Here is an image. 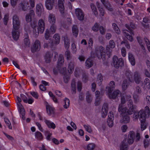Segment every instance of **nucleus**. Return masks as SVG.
<instances>
[{"label":"nucleus","instance_id":"10","mask_svg":"<svg viewBox=\"0 0 150 150\" xmlns=\"http://www.w3.org/2000/svg\"><path fill=\"white\" fill-rule=\"evenodd\" d=\"M133 21H131L130 22V24H125V26L128 29L125 30L129 32V33L133 35H134V33L133 30L136 28V26L133 22Z\"/></svg>","mask_w":150,"mask_h":150},{"label":"nucleus","instance_id":"19","mask_svg":"<svg viewBox=\"0 0 150 150\" xmlns=\"http://www.w3.org/2000/svg\"><path fill=\"white\" fill-rule=\"evenodd\" d=\"M128 59L131 65L132 66L135 64V59L134 55L131 53L129 52L128 54Z\"/></svg>","mask_w":150,"mask_h":150},{"label":"nucleus","instance_id":"61","mask_svg":"<svg viewBox=\"0 0 150 150\" xmlns=\"http://www.w3.org/2000/svg\"><path fill=\"white\" fill-rule=\"evenodd\" d=\"M50 37V33L48 30H46L45 33V37L46 39L48 40Z\"/></svg>","mask_w":150,"mask_h":150},{"label":"nucleus","instance_id":"36","mask_svg":"<svg viewBox=\"0 0 150 150\" xmlns=\"http://www.w3.org/2000/svg\"><path fill=\"white\" fill-rule=\"evenodd\" d=\"M39 28L38 27V26H34L33 28V32L34 35L35 36H37L39 34V33H40V32Z\"/></svg>","mask_w":150,"mask_h":150},{"label":"nucleus","instance_id":"38","mask_svg":"<svg viewBox=\"0 0 150 150\" xmlns=\"http://www.w3.org/2000/svg\"><path fill=\"white\" fill-rule=\"evenodd\" d=\"M126 30H123V33L124 35L126 37L127 39L131 42L133 41V38L132 36L128 34V33L126 32Z\"/></svg>","mask_w":150,"mask_h":150},{"label":"nucleus","instance_id":"7","mask_svg":"<svg viewBox=\"0 0 150 150\" xmlns=\"http://www.w3.org/2000/svg\"><path fill=\"white\" fill-rule=\"evenodd\" d=\"M128 105L129 109L126 108V114H127L129 115H131L134 113L135 110L136 108V106L135 105H133L132 101V100H129L128 102Z\"/></svg>","mask_w":150,"mask_h":150},{"label":"nucleus","instance_id":"27","mask_svg":"<svg viewBox=\"0 0 150 150\" xmlns=\"http://www.w3.org/2000/svg\"><path fill=\"white\" fill-rule=\"evenodd\" d=\"M72 32L73 35L75 37H76L78 35L79 30L78 27L76 25H73L72 27Z\"/></svg>","mask_w":150,"mask_h":150},{"label":"nucleus","instance_id":"6","mask_svg":"<svg viewBox=\"0 0 150 150\" xmlns=\"http://www.w3.org/2000/svg\"><path fill=\"white\" fill-rule=\"evenodd\" d=\"M112 63L115 67L118 69L123 66L124 60L122 58L119 59L116 56H114L113 57Z\"/></svg>","mask_w":150,"mask_h":150},{"label":"nucleus","instance_id":"21","mask_svg":"<svg viewBox=\"0 0 150 150\" xmlns=\"http://www.w3.org/2000/svg\"><path fill=\"white\" fill-rule=\"evenodd\" d=\"M109 86L106 87V91L108 92H110L111 91H113L115 87V82L112 81L110 82L109 84Z\"/></svg>","mask_w":150,"mask_h":150},{"label":"nucleus","instance_id":"40","mask_svg":"<svg viewBox=\"0 0 150 150\" xmlns=\"http://www.w3.org/2000/svg\"><path fill=\"white\" fill-rule=\"evenodd\" d=\"M115 46V43L113 40H110L109 41V44L106 47H108L109 48H114Z\"/></svg>","mask_w":150,"mask_h":150},{"label":"nucleus","instance_id":"64","mask_svg":"<svg viewBox=\"0 0 150 150\" xmlns=\"http://www.w3.org/2000/svg\"><path fill=\"white\" fill-rule=\"evenodd\" d=\"M145 42L146 43L148 49L150 52V42L148 40V39L146 38V39H145Z\"/></svg>","mask_w":150,"mask_h":150},{"label":"nucleus","instance_id":"50","mask_svg":"<svg viewBox=\"0 0 150 150\" xmlns=\"http://www.w3.org/2000/svg\"><path fill=\"white\" fill-rule=\"evenodd\" d=\"M98 30H99L100 33L101 35H104L105 34L106 29L103 26H100Z\"/></svg>","mask_w":150,"mask_h":150},{"label":"nucleus","instance_id":"48","mask_svg":"<svg viewBox=\"0 0 150 150\" xmlns=\"http://www.w3.org/2000/svg\"><path fill=\"white\" fill-rule=\"evenodd\" d=\"M61 66H62L57 67L58 71H59L61 73L63 74L66 71L67 69L65 67L62 68Z\"/></svg>","mask_w":150,"mask_h":150},{"label":"nucleus","instance_id":"60","mask_svg":"<svg viewBox=\"0 0 150 150\" xmlns=\"http://www.w3.org/2000/svg\"><path fill=\"white\" fill-rule=\"evenodd\" d=\"M18 0H10L11 5L14 8L16 5Z\"/></svg>","mask_w":150,"mask_h":150},{"label":"nucleus","instance_id":"42","mask_svg":"<svg viewBox=\"0 0 150 150\" xmlns=\"http://www.w3.org/2000/svg\"><path fill=\"white\" fill-rule=\"evenodd\" d=\"M100 26L99 24L97 23H96L92 26V30L94 32H97Z\"/></svg>","mask_w":150,"mask_h":150},{"label":"nucleus","instance_id":"53","mask_svg":"<svg viewBox=\"0 0 150 150\" xmlns=\"http://www.w3.org/2000/svg\"><path fill=\"white\" fill-rule=\"evenodd\" d=\"M4 121L8 126V128L10 129H12V126L11 123L9 120L6 118H4Z\"/></svg>","mask_w":150,"mask_h":150},{"label":"nucleus","instance_id":"15","mask_svg":"<svg viewBox=\"0 0 150 150\" xmlns=\"http://www.w3.org/2000/svg\"><path fill=\"white\" fill-rule=\"evenodd\" d=\"M34 16V11L33 10H30L29 13L27 14L25 16V20L27 23L30 22L32 18H33Z\"/></svg>","mask_w":150,"mask_h":150},{"label":"nucleus","instance_id":"8","mask_svg":"<svg viewBox=\"0 0 150 150\" xmlns=\"http://www.w3.org/2000/svg\"><path fill=\"white\" fill-rule=\"evenodd\" d=\"M134 80L135 82L137 84L142 83V86L144 85L143 82L142 81L141 76L140 74L137 71H136L134 74Z\"/></svg>","mask_w":150,"mask_h":150},{"label":"nucleus","instance_id":"24","mask_svg":"<svg viewBox=\"0 0 150 150\" xmlns=\"http://www.w3.org/2000/svg\"><path fill=\"white\" fill-rule=\"evenodd\" d=\"M74 62H70L69 64L67 70L69 73L71 74L74 70Z\"/></svg>","mask_w":150,"mask_h":150},{"label":"nucleus","instance_id":"37","mask_svg":"<svg viewBox=\"0 0 150 150\" xmlns=\"http://www.w3.org/2000/svg\"><path fill=\"white\" fill-rule=\"evenodd\" d=\"M112 26L115 33L118 34H119L120 33V31L117 25L115 23H113L112 24Z\"/></svg>","mask_w":150,"mask_h":150},{"label":"nucleus","instance_id":"41","mask_svg":"<svg viewBox=\"0 0 150 150\" xmlns=\"http://www.w3.org/2000/svg\"><path fill=\"white\" fill-rule=\"evenodd\" d=\"M128 86L127 81L126 80H124L122 84V87L123 90H125L127 89Z\"/></svg>","mask_w":150,"mask_h":150},{"label":"nucleus","instance_id":"52","mask_svg":"<svg viewBox=\"0 0 150 150\" xmlns=\"http://www.w3.org/2000/svg\"><path fill=\"white\" fill-rule=\"evenodd\" d=\"M83 127L85 128L86 131L89 133H91L92 132L91 126L89 125H83Z\"/></svg>","mask_w":150,"mask_h":150},{"label":"nucleus","instance_id":"13","mask_svg":"<svg viewBox=\"0 0 150 150\" xmlns=\"http://www.w3.org/2000/svg\"><path fill=\"white\" fill-rule=\"evenodd\" d=\"M54 3V0H46L45 5L46 8L49 10H52Z\"/></svg>","mask_w":150,"mask_h":150},{"label":"nucleus","instance_id":"31","mask_svg":"<svg viewBox=\"0 0 150 150\" xmlns=\"http://www.w3.org/2000/svg\"><path fill=\"white\" fill-rule=\"evenodd\" d=\"M64 56L67 60H69L72 57V55L69 50H67L64 53Z\"/></svg>","mask_w":150,"mask_h":150},{"label":"nucleus","instance_id":"30","mask_svg":"<svg viewBox=\"0 0 150 150\" xmlns=\"http://www.w3.org/2000/svg\"><path fill=\"white\" fill-rule=\"evenodd\" d=\"M64 62V57L63 56L62 54L59 55L58 58L57 67L62 66Z\"/></svg>","mask_w":150,"mask_h":150},{"label":"nucleus","instance_id":"5","mask_svg":"<svg viewBox=\"0 0 150 150\" xmlns=\"http://www.w3.org/2000/svg\"><path fill=\"white\" fill-rule=\"evenodd\" d=\"M95 53L99 59H105V48L102 46H100L96 48Z\"/></svg>","mask_w":150,"mask_h":150},{"label":"nucleus","instance_id":"39","mask_svg":"<svg viewBox=\"0 0 150 150\" xmlns=\"http://www.w3.org/2000/svg\"><path fill=\"white\" fill-rule=\"evenodd\" d=\"M103 81V76L101 74H98L97 78V82L99 85H100L101 84Z\"/></svg>","mask_w":150,"mask_h":150},{"label":"nucleus","instance_id":"23","mask_svg":"<svg viewBox=\"0 0 150 150\" xmlns=\"http://www.w3.org/2000/svg\"><path fill=\"white\" fill-rule=\"evenodd\" d=\"M24 43L25 47H28L30 45V42L29 39V36L27 33H25L24 35Z\"/></svg>","mask_w":150,"mask_h":150},{"label":"nucleus","instance_id":"57","mask_svg":"<svg viewBox=\"0 0 150 150\" xmlns=\"http://www.w3.org/2000/svg\"><path fill=\"white\" fill-rule=\"evenodd\" d=\"M20 96L21 98L24 102L25 103L27 102L28 98L25 95L23 94H21L20 95Z\"/></svg>","mask_w":150,"mask_h":150},{"label":"nucleus","instance_id":"16","mask_svg":"<svg viewBox=\"0 0 150 150\" xmlns=\"http://www.w3.org/2000/svg\"><path fill=\"white\" fill-rule=\"evenodd\" d=\"M53 55V54L50 51H47L45 55V59L47 63H49L50 62Z\"/></svg>","mask_w":150,"mask_h":150},{"label":"nucleus","instance_id":"3","mask_svg":"<svg viewBox=\"0 0 150 150\" xmlns=\"http://www.w3.org/2000/svg\"><path fill=\"white\" fill-rule=\"evenodd\" d=\"M139 119L140 121L146 120V118L149 117L150 115V110L149 107L146 106L144 110H140L138 112Z\"/></svg>","mask_w":150,"mask_h":150},{"label":"nucleus","instance_id":"45","mask_svg":"<svg viewBox=\"0 0 150 150\" xmlns=\"http://www.w3.org/2000/svg\"><path fill=\"white\" fill-rule=\"evenodd\" d=\"M56 26L55 25H51L50 28V31L52 34L54 33L56 31Z\"/></svg>","mask_w":150,"mask_h":150},{"label":"nucleus","instance_id":"55","mask_svg":"<svg viewBox=\"0 0 150 150\" xmlns=\"http://www.w3.org/2000/svg\"><path fill=\"white\" fill-rule=\"evenodd\" d=\"M92 98L91 95L88 94L86 96V101L88 103H90L92 101Z\"/></svg>","mask_w":150,"mask_h":150},{"label":"nucleus","instance_id":"44","mask_svg":"<svg viewBox=\"0 0 150 150\" xmlns=\"http://www.w3.org/2000/svg\"><path fill=\"white\" fill-rule=\"evenodd\" d=\"M64 103L65 104L64 105V107L65 108L67 109L69 107V105L70 101L67 98H65Z\"/></svg>","mask_w":150,"mask_h":150},{"label":"nucleus","instance_id":"32","mask_svg":"<svg viewBox=\"0 0 150 150\" xmlns=\"http://www.w3.org/2000/svg\"><path fill=\"white\" fill-rule=\"evenodd\" d=\"M47 111L48 115H51L54 113V109L49 105H47L46 106Z\"/></svg>","mask_w":150,"mask_h":150},{"label":"nucleus","instance_id":"18","mask_svg":"<svg viewBox=\"0 0 150 150\" xmlns=\"http://www.w3.org/2000/svg\"><path fill=\"white\" fill-rule=\"evenodd\" d=\"M45 25L43 20L40 19L38 22V27L40 30L41 33H42L45 30Z\"/></svg>","mask_w":150,"mask_h":150},{"label":"nucleus","instance_id":"29","mask_svg":"<svg viewBox=\"0 0 150 150\" xmlns=\"http://www.w3.org/2000/svg\"><path fill=\"white\" fill-rule=\"evenodd\" d=\"M42 6L41 4L40 3L37 4L36 6V11L38 15H40L43 10Z\"/></svg>","mask_w":150,"mask_h":150},{"label":"nucleus","instance_id":"49","mask_svg":"<svg viewBox=\"0 0 150 150\" xmlns=\"http://www.w3.org/2000/svg\"><path fill=\"white\" fill-rule=\"evenodd\" d=\"M104 6L109 11H113V9L111 7L110 4L108 2H107L104 5Z\"/></svg>","mask_w":150,"mask_h":150},{"label":"nucleus","instance_id":"54","mask_svg":"<svg viewBox=\"0 0 150 150\" xmlns=\"http://www.w3.org/2000/svg\"><path fill=\"white\" fill-rule=\"evenodd\" d=\"M106 53L107 55L109 57H110L111 55L112 50L109 48L108 47H106Z\"/></svg>","mask_w":150,"mask_h":150},{"label":"nucleus","instance_id":"59","mask_svg":"<svg viewBox=\"0 0 150 150\" xmlns=\"http://www.w3.org/2000/svg\"><path fill=\"white\" fill-rule=\"evenodd\" d=\"M19 6L20 8H21L23 11H27V8L22 3H20L19 4Z\"/></svg>","mask_w":150,"mask_h":150},{"label":"nucleus","instance_id":"63","mask_svg":"<svg viewBox=\"0 0 150 150\" xmlns=\"http://www.w3.org/2000/svg\"><path fill=\"white\" fill-rule=\"evenodd\" d=\"M82 80L85 82H86L88 80V77L87 75L85 74H83Z\"/></svg>","mask_w":150,"mask_h":150},{"label":"nucleus","instance_id":"4","mask_svg":"<svg viewBox=\"0 0 150 150\" xmlns=\"http://www.w3.org/2000/svg\"><path fill=\"white\" fill-rule=\"evenodd\" d=\"M135 137H136L135 141L137 142L140 139V135L139 133L137 132L136 135L135 132L133 131H130L128 135L127 142L129 144L131 145L132 144L134 141Z\"/></svg>","mask_w":150,"mask_h":150},{"label":"nucleus","instance_id":"1","mask_svg":"<svg viewBox=\"0 0 150 150\" xmlns=\"http://www.w3.org/2000/svg\"><path fill=\"white\" fill-rule=\"evenodd\" d=\"M13 29L12 31V37L14 39L17 40L19 37L20 22L18 17L16 15L13 17Z\"/></svg>","mask_w":150,"mask_h":150},{"label":"nucleus","instance_id":"58","mask_svg":"<svg viewBox=\"0 0 150 150\" xmlns=\"http://www.w3.org/2000/svg\"><path fill=\"white\" fill-rule=\"evenodd\" d=\"M149 145V142L148 139H144V146L145 148L148 147Z\"/></svg>","mask_w":150,"mask_h":150},{"label":"nucleus","instance_id":"9","mask_svg":"<svg viewBox=\"0 0 150 150\" xmlns=\"http://www.w3.org/2000/svg\"><path fill=\"white\" fill-rule=\"evenodd\" d=\"M76 16L78 19L82 21L84 19V14L83 11L80 8H77L75 9Z\"/></svg>","mask_w":150,"mask_h":150},{"label":"nucleus","instance_id":"2","mask_svg":"<svg viewBox=\"0 0 150 150\" xmlns=\"http://www.w3.org/2000/svg\"><path fill=\"white\" fill-rule=\"evenodd\" d=\"M118 111L120 113L122 117L120 120L121 123L126 124L129 123L130 120V117L126 114V107L123 108L121 104H120L118 108Z\"/></svg>","mask_w":150,"mask_h":150},{"label":"nucleus","instance_id":"12","mask_svg":"<svg viewBox=\"0 0 150 150\" xmlns=\"http://www.w3.org/2000/svg\"><path fill=\"white\" fill-rule=\"evenodd\" d=\"M112 91H111L110 92H108V97L110 99H116L119 95L121 94L120 91L118 90L114 91L113 93H112Z\"/></svg>","mask_w":150,"mask_h":150},{"label":"nucleus","instance_id":"11","mask_svg":"<svg viewBox=\"0 0 150 150\" xmlns=\"http://www.w3.org/2000/svg\"><path fill=\"white\" fill-rule=\"evenodd\" d=\"M40 49V45L39 41L37 40L34 43L33 46L31 47V51L34 53L36 52L39 51Z\"/></svg>","mask_w":150,"mask_h":150},{"label":"nucleus","instance_id":"28","mask_svg":"<svg viewBox=\"0 0 150 150\" xmlns=\"http://www.w3.org/2000/svg\"><path fill=\"white\" fill-rule=\"evenodd\" d=\"M75 80H72L71 83V91L72 94H75L76 92V85Z\"/></svg>","mask_w":150,"mask_h":150},{"label":"nucleus","instance_id":"35","mask_svg":"<svg viewBox=\"0 0 150 150\" xmlns=\"http://www.w3.org/2000/svg\"><path fill=\"white\" fill-rule=\"evenodd\" d=\"M53 41L54 43L58 44L59 43L60 41V37L58 34H55L53 37Z\"/></svg>","mask_w":150,"mask_h":150},{"label":"nucleus","instance_id":"47","mask_svg":"<svg viewBox=\"0 0 150 150\" xmlns=\"http://www.w3.org/2000/svg\"><path fill=\"white\" fill-rule=\"evenodd\" d=\"M35 136L38 139L41 140L43 139L42 134L39 132H37L35 133Z\"/></svg>","mask_w":150,"mask_h":150},{"label":"nucleus","instance_id":"34","mask_svg":"<svg viewBox=\"0 0 150 150\" xmlns=\"http://www.w3.org/2000/svg\"><path fill=\"white\" fill-rule=\"evenodd\" d=\"M100 93L98 91H96L95 92V95L96 96V100L95 102V104L97 106L99 105V97L100 96Z\"/></svg>","mask_w":150,"mask_h":150},{"label":"nucleus","instance_id":"43","mask_svg":"<svg viewBox=\"0 0 150 150\" xmlns=\"http://www.w3.org/2000/svg\"><path fill=\"white\" fill-rule=\"evenodd\" d=\"M142 92V90L141 88L139 86H136L134 89V94H136V93L140 94Z\"/></svg>","mask_w":150,"mask_h":150},{"label":"nucleus","instance_id":"33","mask_svg":"<svg viewBox=\"0 0 150 150\" xmlns=\"http://www.w3.org/2000/svg\"><path fill=\"white\" fill-rule=\"evenodd\" d=\"M128 145L126 142V139L124 140L122 142V145L120 146V150H127Z\"/></svg>","mask_w":150,"mask_h":150},{"label":"nucleus","instance_id":"22","mask_svg":"<svg viewBox=\"0 0 150 150\" xmlns=\"http://www.w3.org/2000/svg\"><path fill=\"white\" fill-rule=\"evenodd\" d=\"M62 39H63L64 40L65 48L67 50H68L69 46L70 43L67 37L66 36H64L62 37Z\"/></svg>","mask_w":150,"mask_h":150},{"label":"nucleus","instance_id":"51","mask_svg":"<svg viewBox=\"0 0 150 150\" xmlns=\"http://www.w3.org/2000/svg\"><path fill=\"white\" fill-rule=\"evenodd\" d=\"M95 146V144L93 143L89 144L87 146V150H93Z\"/></svg>","mask_w":150,"mask_h":150},{"label":"nucleus","instance_id":"56","mask_svg":"<svg viewBox=\"0 0 150 150\" xmlns=\"http://www.w3.org/2000/svg\"><path fill=\"white\" fill-rule=\"evenodd\" d=\"M49 94L50 96L52 97V99L55 103H57V99L55 98L54 96L53 95L51 92H49Z\"/></svg>","mask_w":150,"mask_h":150},{"label":"nucleus","instance_id":"62","mask_svg":"<svg viewBox=\"0 0 150 150\" xmlns=\"http://www.w3.org/2000/svg\"><path fill=\"white\" fill-rule=\"evenodd\" d=\"M113 120H108L107 123L108 126L110 127H112L113 125Z\"/></svg>","mask_w":150,"mask_h":150},{"label":"nucleus","instance_id":"17","mask_svg":"<svg viewBox=\"0 0 150 150\" xmlns=\"http://www.w3.org/2000/svg\"><path fill=\"white\" fill-rule=\"evenodd\" d=\"M58 5L59 11L61 13H64V5L63 1L62 0H59L58 1Z\"/></svg>","mask_w":150,"mask_h":150},{"label":"nucleus","instance_id":"20","mask_svg":"<svg viewBox=\"0 0 150 150\" xmlns=\"http://www.w3.org/2000/svg\"><path fill=\"white\" fill-rule=\"evenodd\" d=\"M48 21L51 25L55 24L56 18L54 15L52 13H50L48 16Z\"/></svg>","mask_w":150,"mask_h":150},{"label":"nucleus","instance_id":"26","mask_svg":"<svg viewBox=\"0 0 150 150\" xmlns=\"http://www.w3.org/2000/svg\"><path fill=\"white\" fill-rule=\"evenodd\" d=\"M93 65V61L90 58H88L86 61L85 66L87 69L91 67Z\"/></svg>","mask_w":150,"mask_h":150},{"label":"nucleus","instance_id":"25","mask_svg":"<svg viewBox=\"0 0 150 150\" xmlns=\"http://www.w3.org/2000/svg\"><path fill=\"white\" fill-rule=\"evenodd\" d=\"M45 122L49 128L53 129L55 128V125L53 122H52L46 119H45Z\"/></svg>","mask_w":150,"mask_h":150},{"label":"nucleus","instance_id":"14","mask_svg":"<svg viewBox=\"0 0 150 150\" xmlns=\"http://www.w3.org/2000/svg\"><path fill=\"white\" fill-rule=\"evenodd\" d=\"M108 111V104L107 103H104L102 109V116L105 118L107 115Z\"/></svg>","mask_w":150,"mask_h":150},{"label":"nucleus","instance_id":"46","mask_svg":"<svg viewBox=\"0 0 150 150\" xmlns=\"http://www.w3.org/2000/svg\"><path fill=\"white\" fill-rule=\"evenodd\" d=\"M141 122V128L142 131L144 130L146 128V123L145 122L146 120L140 121Z\"/></svg>","mask_w":150,"mask_h":150}]
</instances>
